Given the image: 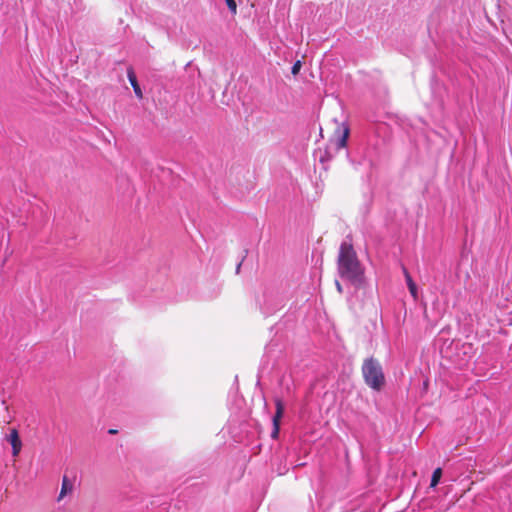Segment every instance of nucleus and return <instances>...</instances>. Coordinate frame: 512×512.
Listing matches in <instances>:
<instances>
[{
  "label": "nucleus",
  "instance_id": "ddd939ff",
  "mask_svg": "<svg viewBox=\"0 0 512 512\" xmlns=\"http://www.w3.org/2000/svg\"><path fill=\"white\" fill-rule=\"evenodd\" d=\"M109 433L114 434V433H116V431L115 430H110Z\"/></svg>",
  "mask_w": 512,
  "mask_h": 512
},
{
  "label": "nucleus",
  "instance_id": "20e7f679",
  "mask_svg": "<svg viewBox=\"0 0 512 512\" xmlns=\"http://www.w3.org/2000/svg\"><path fill=\"white\" fill-rule=\"evenodd\" d=\"M6 440L11 444L12 446V455L14 457L18 456L21 448H22V442L19 437V433L17 429L12 428L10 430V433L6 436Z\"/></svg>",
  "mask_w": 512,
  "mask_h": 512
},
{
  "label": "nucleus",
  "instance_id": "f03ea898",
  "mask_svg": "<svg viewBox=\"0 0 512 512\" xmlns=\"http://www.w3.org/2000/svg\"><path fill=\"white\" fill-rule=\"evenodd\" d=\"M362 375L365 383L373 390L380 391L385 384L382 366L379 361L373 357L364 360Z\"/></svg>",
  "mask_w": 512,
  "mask_h": 512
},
{
  "label": "nucleus",
  "instance_id": "1a4fd4ad",
  "mask_svg": "<svg viewBox=\"0 0 512 512\" xmlns=\"http://www.w3.org/2000/svg\"><path fill=\"white\" fill-rule=\"evenodd\" d=\"M442 476V470L441 468H437L434 470L433 474H432V477H431V483H430V486L431 487H435L437 486V484L439 483L440 481V478Z\"/></svg>",
  "mask_w": 512,
  "mask_h": 512
},
{
  "label": "nucleus",
  "instance_id": "0eeeda50",
  "mask_svg": "<svg viewBox=\"0 0 512 512\" xmlns=\"http://www.w3.org/2000/svg\"><path fill=\"white\" fill-rule=\"evenodd\" d=\"M128 79L130 81L131 86L133 87V90L138 98H142V91L141 88L137 82L136 76L132 69H129L127 72Z\"/></svg>",
  "mask_w": 512,
  "mask_h": 512
},
{
  "label": "nucleus",
  "instance_id": "9b49d317",
  "mask_svg": "<svg viewBox=\"0 0 512 512\" xmlns=\"http://www.w3.org/2000/svg\"><path fill=\"white\" fill-rule=\"evenodd\" d=\"M300 68H301V62L300 61H296L293 66H292V69H291V72L293 75H297L300 71Z\"/></svg>",
  "mask_w": 512,
  "mask_h": 512
},
{
  "label": "nucleus",
  "instance_id": "9d476101",
  "mask_svg": "<svg viewBox=\"0 0 512 512\" xmlns=\"http://www.w3.org/2000/svg\"><path fill=\"white\" fill-rule=\"evenodd\" d=\"M226 4L232 14H236L237 12V5L235 0H225Z\"/></svg>",
  "mask_w": 512,
  "mask_h": 512
},
{
  "label": "nucleus",
  "instance_id": "7ed1b4c3",
  "mask_svg": "<svg viewBox=\"0 0 512 512\" xmlns=\"http://www.w3.org/2000/svg\"><path fill=\"white\" fill-rule=\"evenodd\" d=\"M275 406H276V412H275V415L272 418L273 430H272V433H271V437L273 439H277V437L279 435L280 420H281V418L283 416V413H284V404H283L281 399H279V398L275 399Z\"/></svg>",
  "mask_w": 512,
  "mask_h": 512
},
{
  "label": "nucleus",
  "instance_id": "39448f33",
  "mask_svg": "<svg viewBox=\"0 0 512 512\" xmlns=\"http://www.w3.org/2000/svg\"><path fill=\"white\" fill-rule=\"evenodd\" d=\"M335 136L336 138L333 140L335 148L337 150L344 148L347 144L349 136L348 126L343 125L341 128H338L336 130Z\"/></svg>",
  "mask_w": 512,
  "mask_h": 512
},
{
  "label": "nucleus",
  "instance_id": "f257e3e1",
  "mask_svg": "<svg viewBox=\"0 0 512 512\" xmlns=\"http://www.w3.org/2000/svg\"><path fill=\"white\" fill-rule=\"evenodd\" d=\"M338 273L342 279L356 288L361 287L365 282L364 268L358 260L352 244L348 242H343L339 249Z\"/></svg>",
  "mask_w": 512,
  "mask_h": 512
},
{
  "label": "nucleus",
  "instance_id": "6e6552de",
  "mask_svg": "<svg viewBox=\"0 0 512 512\" xmlns=\"http://www.w3.org/2000/svg\"><path fill=\"white\" fill-rule=\"evenodd\" d=\"M404 274H405V278H406L408 289H409L411 295L413 296V298L416 299L417 298V287H416V284L414 283V281L412 280L410 274L408 273V271L405 268H404Z\"/></svg>",
  "mask_w": 512,
  "mask_h": 512
},
{
  "label": "nucleus",
  "instance_id": "423d86ee",
  "mask_svg": "<svg viewBox=\"0 0 512 512\" xmlns=\"http://www.w3.org/2000/svg\"><path fill=\"white\" fill-rule=\"evenodd\" d=\"M73 490V481L64 475L62 478L60 493L57 497V502H61L67 495L72 494Z\"/></svg>",
  "mask_w": 512,
  "mask_h": 512
},
{
  "label": "nucleus",
  "instance_id": "f8f14e48",
  "mask_svg": "<svg viewBox=\"0 0 512 512\" xmlns=\"http://www.w3.org/2000/svg\"><path fill=\"white\" fill-rule=\"evenodd\" d=\"M335 284H336V288H337L338 292L342 293L343 290H342V286L339 283V281H336Z\"/></svg>",
  "mask_w": 512,
  "mask_h": 512
}]
</instances>
